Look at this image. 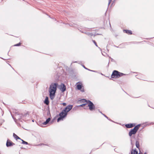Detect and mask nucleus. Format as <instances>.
Here are the masks:
<instances>
[{"instance_id":"1","label":"nucleus","mask_w":154,"mask_h":154,"mask_svg":"<svg viewBox=\"0 0 154 154\" xmlns=\"http://www.w3.org/2000/svg\"><path fill=\"white\" fill-rule=\"evenodd\" d=\"M72 105H69L64 109L59 114L60 117L57 119V122L63 120V119L66 116L67 113L69 112L72 108Z\"/></svg>"},{"instance_id":"2","label":"nucleus","mask_w":154,"mask_h":154,"mask_svg":"<svg viewBox=\"0 0 154 154\" xmlns=\"http://www.w3.org/2000/svg\"><path fill=\"white\" fill-rule=\"evenodd\" d=\"M57 85V83H52L50 85L49 91L50 97L51 100H53L55 97Z\"/></svg>"},{"instance_id":"3","label":"nucleus","mask_w":154,"mask_h":154,"mask_svg":"<svg viewBox=\"0 0 154 154\" xmlns=\"http://www.w3.org/2000/svg\"><path fill=\"white\" fill-rule=\"evenodd\" d=\"M140 126V125H138L135 126L133 129H131L129 132L128 135L131 137L132 135L135 134L138 130Z\"/></svg>"},{"instance_id":"4","label":"nucleus","mask_w":154,"mask_h":154,"mask_svg":"<svg viewBox=\"0 0 154 154\" xmlns=\"http://www.w3.org/2000/svg\"><path fill=\"white\" fill-rule=\"evenodd\" d=\"M84 100L88 104V106L90 110L92 111L94 110L95 106L92 102L89 100Z\"/></svg>"},{"instance_id":"5","label":"nucleus","mask_w":154,"mask_h":154,"mask_svg":"<svg viewBox=\"0 0 154 154\" xmlns=\"http://www.w3.org/2000/svg\"><path fill=\"white\" fill-rule=\"evenodd\" d=\"M119 72L116 70H114L111 75V77L113 78L116 79L119 78Z\"/></svg>"},{"instance_id":"6","label":"nucleus","mask_w":154,"mask_h":154,"mask_svg":"<svg viewBox=\"0 0 154 154\" xmlns=\"http://www.w3.org/2000/svg\"><path fill=\"white\" fill-rule=\"evenodd\" d=\"M60 89L62 92H64L66 91V87L63 84H61L60 86Z\"/></svg>"},{"instance_id":"7","label":"nucleus","mask_w":154,"mask_h":154,"mask_svg":"<svg viewBox=\"0 0 154 154\" xmlns=\"http://www.w3.org/2000/svg\"><path fill=\"white\" fill-rule=\"evenodd\" d=\"M131 144L132 145V150L131 154H137L138 152L136 151V149H133L134 145L132 143V140H131Z\"/></svg>"},{"instance_id":"8","label":"nucleus","mask_w":154,"mask_h":154,"mask_svg":"<svg viewBox=\"0 0 154 154\" xmlns=\"http://www.w3.org/2000/svg\"><path fill=\"white\" fill-rule=\"evenodd\" d=\"M14 145V144L12 143L9 140H8L6 143V146L7 147L12 146Z\"/></svg>"},{"instance_id":"9","label":"nucleus","mask_w":154,"mask_h":154,"mask_svg":"<svg viewBox=\"0 0 154 154\" xmlns=\"http://www.w3.org/2000/svg\"><path fill=\"white\" fill-rule=\"evenodd\" d=\"M134 126H135V125L133 124H128L125 125L126 127L128 128H131Z\"/></svg>"},{"instance_id":"10","label":"nucleus","mask_w":154,"mask_h":154,"mask_svg":"<svg viewBox=\"0 0 154 154\" xmlns=\"http://www.w3.org/2000/svg\"><path fill=\"white\" fill-rule=\"evenodd\" d=\"M44 103L45 104L47 105L49 104V101L48 100V97H46Z\"/></svg>"},{"instance_id":"11","label":"nucleus","mask_w":154,"mask_h":154,"mask_svg":"<svg viewBox=\"0 0 154 154\" xmlns=\"http://www.w3.org/2000/svg\"><path fill=\"white\" fill-rule=\"evenodd\" d=\"M124 32L128 34H132V32L131 30H124Z\"/></svg>"},{"instance_id":"12","label":"nucleus","mask_w":154,"mask_h":154,"mask_svg":"<svg viewBox=\"0 0 154 154\" xmlns=\"http://www.w3.org/2000/svg\"><path fill=\"white\" fill-rule=\"evenodd\" d=\"M50 118H48L46 121L45 122H44L43 123V124L44 125H46L47 124H48L49 122L50 121Z\"/></svg>"},{"instance_id":"13","label":"nucleus","mask_w":154,"mask_h":154,"mask_svg":"<svg viewBox=\"0 0 154 154\" xmlns=\"http://www.w3.org/2000/svg\"><path fill=\"white\" fill-rule=\"evenodd\" d=\"M136 146L137 148L139 149H140V145H139V143L138 141H136Z\"/></svg>"},{"instance_id":"14","label":"nucleus","mask_w":154,"mask_h":154,"mask_svg":"<svg viewBox=\"0 0 154 154\" xmlns=\"http://www.w3.org/2000/svg\"><path fill=\"white\" fill-rule=\"evenodd\" d=\"M13 136L14 137L16 140H17V139H19L20 140L21 139L20 137H19L17 135H16L14 133L13 134Z\"/></svg>"},{"instance_id":"15","label":"nucleus","mask_w":154,"mask_h":154,"mask_svg":"<svg viewBox=\"0 0 154 154\" xmlns=\"http://www.w3.org/2000/svg\"><path fill=\"white\" fill-rule=\"evenodd\" d=\"M76 87L77 89L79 90H80L82 88V85L80 84L77 85Z\"/></svg>"},{"instance_id":"16","label":"nucleus","mask_w":154,"mask_h":154,"mask_svg":"<svg viewBox=\"0 0 154 154\" xmlns=\"http://www.w3.org/2000/svg\"><path fill=\"white\" fill-rule=\"evenodd\" d=\"M20 140H21L22 141V144H25L26 145H27L28 144V143L27 142L24 141L23 140L21 139Z\"/></svg>"},{"instance_id":"17","label":"nucleus","mask_w":154,"mask_h":154,"mask_svg":"<svg viewBox=\"0 0 154 154\" xmlns=\"http://www.w3.org/2000/svg\"><path fill=\"white\" fill-rule=\"evenodd\" d=\"M119 78L120 77L124 75H125V74H124L123 73L120 72H119Z\"/></svg>"},{"instance_id":"18","label":"nucleus","mask_w":154,"mask_h":154,"mask_svg":"<svg viewBox=\"0 0 154 154\" xmlns=\"http://www.w3.org/2000/svg\"><path fill=\"white\" fill-rule=\"evenodd\" d=\"M85 104H82V105H81L78 106H77V107H81V106L83 107V106H85Z\"/></svg>"},{"instance_id":"19","label":"nucleus","mask_w":154,"mask_h":154,"mask_svg":"<svg viewBox=\"0 0 154 154\" xmlns=\"http://www.w3.org/2000/svg\"><path fill=\"white\" fill-rule=\"evenodd\" d=\"M92 41H93V42L94 43V44L97 47V45L96 43V42L94 40H93Z\"/></svg>"},{"instance_id":"20","label":"nucleus","mask_w":154,"mask_h":154,"mask_svg":"<svg viewBox=\"0 0 154 154\" xmlns=\"http://www.w3.org/2000/svg\"><path fill=\"white\" fill-rule=\"evenodd\" d=\"M20 45V43H19L18 44L15 45H14V46H19Z\"/></svg>"},{"instance_id":"21","label":"nucleus","mask_w":154,"mask_h":154,"mask_svg":"<svg viewBox=\"0 0 154 154\" xmlns=\"http://www.w3.org/2000/svg\"><path fill=\"white\" fill-rule=\"evenodd\" d=\"M112 0H109V3L108 4V5H109L111 2Z\"/></svg>"},{"instance_id":"22","label":"nucleus","mask_w":154,"mask_h":154,"mask_svg":"<svg viewBox=\"0 0 154 154\" xmlns=\"http://www.w3.org/2000/svg\"><path fill=\"white\" fill-rule=\"evenodd\" d=\"M62 104L63 106H66V103H62Z\"/></svg>"},{"instance_id":"23","label":"nucleus","mask_w":154,"mask_h":154,"mask_svg":"<svg viewBox=\"0 0 154 154\" xmlns=\"http://www.w3.org/2000/svg\"><path fill=\"white\" fill-rule=\"evenodd\" d=\"M29 116V115L27 113H26L24 115V116Z\"/></svg>"},{"instance_id":"24","label":"nucleus","mask_w":154,"mask_h":154,"mask_svg":"<svg viewBox=\"0 0 154 154\" xmlns=\"http://www.w3.org/2000/svg\"><path fill=\"white\" fill-rule=\"evenodd\" d=\"M100 112L102 114V115H103L107 119L108 118V117L107 116H106L104 114H103L102 113V112Z\"/></svg>"},{"instance_id":"25","label":"nucleus","mask_w":154,"mask_h":154,"mask_svg":"<svg viewBox=\"0 0 154 154\" xmlns=\"http://www.w3.org/2000/svg\"><path fill=\"white\" fill-rule=\"evenodd\" d=\"M88 35H93V34H91V33H88L87 34Z\"/></svg>"},{"instance_id":"26","label":"nucleus","mask_w":154,"mask_h":154,"mask_svg":"<svg viewBox=\"0 0 154 154\" xmlns=\"http://www.w3.org/2000/svg\"><path fill=\"white\" fill-rule=\"evenodd\" d=\"M88 70H89V69H88ZM90 71H91V70H90ZM91 71H93V72H96V71H95L91 70Z\"/></svg>"},{"instance_id":"27","label":"nucleus","mask_w":154,"mask_h":154,"mask_svg":"<svg viewBox=\"0 0 154 154\" xmlns=\"http://www.w3.org/2000/svg\"><path fill=\"white\" fill-rule=\"evenodd\" d=\"M75 24H74L73 26V27H75Z\"/></svg>"},{"instance_id":"28","label":"nucleus","mask_w":154,"mask_h":154,"mask_svg":"<svg viewBox=\"0 0 154 154\" xmlns=\"http://www.w3.org/2000/svg\"><path fill=\"white\" fill-rule=\"evenodd\" d=\"M85 69H87L86 68H85Z\"/></svg>"},{"instance_id":"29","label":"nucleus","mask_w":154,"mask_h":154,"mask_svg":"<svg viewBox=\"0 0 154 154\" xmlns=\"http://www.w3.org/2000/svg\"><path fill=\"white\" fill-rule=\"evenodd\" d=\"M83 66V67H84L85 68V66Z\"/></svg>"},{"instance_id":"30","label":"nucleus","mask_w":154,"mask_h":154,"mask_svg":"<svg viewBox=\"0 0 154 154\" xmlns=\"http://www.w3.org/2000/svg\"><path fill=\"white\" fill-rule=\"evenodd\" d=\"M144 154H147L146 152H145Z\"/></svg>"},{"instance_id":"31","label":"nucleus","mask_w":154,"mask_h":154,"mask_svg":"<svg viewBox=\"0 0 154 154\" xmlns=\"http://www.w3.org/2000/svg\"><path fill=\"white\" fill-rule=\"evenodd\" d=\"M32 122H34V120H32Z\"/></svg>"},{"instance_id":"32","label":"nucleus","mask_w":154,"mask_h":154,"mask_svg":"<svg viewBox=\"0 0 154 154\" xmlns=\"http://www.w3.org/2000/svg\"><path fill=\"white\" fill-rule=\"evenodd\" d=\"M70 25V26H72V25Z\"/></svg>"},{"instance_id":"33","label":"nucleus","mask_w":154,"mask_h":154,"mask_svg":"<svg viewBox=\"0 0 154 154\" xmlns=\"http://www.w3.org/2000/svg\"><path fill=\"white\" fill-rule=\"evenodd\" d=\"M76 62L75 61V62H74L73 63H76Z\"/></svg>"}]
</instances>
